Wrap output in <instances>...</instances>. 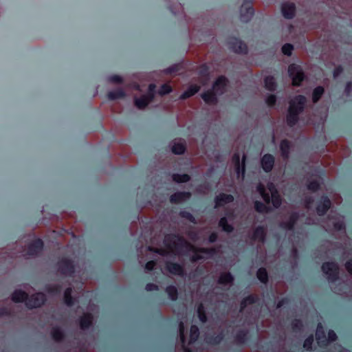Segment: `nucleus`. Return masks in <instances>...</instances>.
<instances>
[{"instance_id": "1", "label": "nucleus", "mask_w": 352, "mask_h": 352, "mask_svg": "<svg viewBox=\"0 0 352 352\" xmlns=\"http://www.w3.org/2000/svg\"><path fill=\"white\" fill-rule=\"evenodd\" d=\"M164 244L167 247V250H159L157 253L164 255L168 253L174 254H182L186 252H192V260L197 261L200 259L208 258L212 256L214 254L213 249H196L184 239L175 235H168L165 236Z\"/></svg>"}, {"instance_id": "2", "label": "nucleus", "mask_w": 352, "mask_h": 352, "mask_svg": "<svg viewBox=\"0 0 352 352\" xmlns=\"http://www.w3.org/2000/svg\"><path fill=\"white\" fill-rule=\"evenodd\" d=\"M323 272L326 274L329 281L331 283V288L336 294H343L346 293V284L345 283H336L338 280V266L335 263H325L322 266Z\"/></svg>"}, {"instance_id": "3", "label": "nucleus", "mask_w": 352, "mask_h": 352, "mask_svg": "<svg viewBox=\"0 0 352 352\" xmlns=\"http://www.w3.org/2000/svg\"><path fill=\"white\" fill-rule=\"evenodd\" d=\"M307 100L303 96H297L289 101L287 122L289 126L294 125L298 120V116L305 107Z\"/></svg>"}, {"instance_id": "4", "label": "nucleus", "mask_w": 352, "mask_h": 352, "mask_svg": "<svg viewBox=\"0 0 352 352\" xmlns=\"http://www.w3.org/2000/svg\"><path fill=\"white\" fill-rule=\"evenodd\" d=\"M28 293L21 289H16L12 295V300L14 302H19L26 300L25 304L29 308H36L40 307L45 300V295L43 293H36L28 298Z\"/></svg>"}, {"instance_id": "5", "label": "nucleus", "mask_w": 352, "mask_h": 352, "mask_svg": "<svg viewBox=\"0 0 352 352\" xmlns=\"http://www.w3.org/2000/svg\"><path fill=\"white\" fill-rule=\"evenodd\" d=\"M257 190L266 203L272 201L275 208H278L281 204V199L272 183H269L265 189L262 184L257 186Z\"/></svg>"}, {"instance_id": "6", "label": "nucleus", "mask_w": 352, "mask_h": 352, "mask_svg": "<svg viewBox=\"0 0 352 352\" xmlns=\"http://www.w3.org/2000/svg\"><path fill=\"white\" fill-rule=\"evenodd\" d=\"M227 79L223 76L217 78L213 85L212 90L208 91L202 94L203 100L208 104H212L217 102V95L222 94L226 87Z\"/></svg>"}, {"instance_id": "7", "label": "nucleus", "mask_w": 352, "mask_h": 352, "mask_svg": "<svg viewBox=\"0 0 352 352\" xmlns=\"http://www.w3.org/2000/svg\"><path fill=\"white\" fill-rule=\"evenodd\" d=\"M288 73L292 80V84L294 85H299L300 82L302 81L305 78V75L301 67L295 64H292L289 66Z\"/></svg>"}, {"instance_id": "8", "label": "nucleus", "mask_w": 352, "mask_h": 352, "mask_svg": "<svg viewBox=\"0 0 352 352\" xmlns=\"http://www.w3.org/2000/svg\"><path fill=\"white\" fill-rule=\"evenodd\" d=\"M232 163L238 177L241 175V177L243 179L245 171V155H243L242 160L241 161L239 154H234L232 157Z\"/></svg>"}, {"instance_id": "9", "label": "nucleus", "mask_w": 352, "mask_h": 352, "mask_svg": "<svg viewBox=\"0 0 352 352\" xmlns=\"http://www.w3.org/2000/svg\"><path fill=\"white\" fill-rule=\"evenodd\" d=\"M324 227L327 230H341L344 228L343 217L340 215L331 216Z\"/></svg>"}, {"instance_id": "10", "label": "nucleus", "mask_w": 352, "mask_h": 352, "mask_svg": "<svg viewBox=\"0 0 352 352\" xmlns=\"http://www.w3.org/2000/svg\"><path fill=\"white\" fill-rule=\"evenodd\" d=\"M254 14V10L250 1L245 0L240 9V18L243 22L249 21Z\"/></svg>"}, {"instance_id": "11", "label": "nucleus", "mask_w": 352, "mask_h": 352, "mask_svg": "<svg viewBox=\"0 0 352 352\" xmlns=\"http://www.w3.org/2000/svg\"><path fill=\"white\" fill-rule=\"evenodd\" d=\"M230 48L236 53L245 54L247 52V46L241 41L232 38L228 42Z\"/></svg>"}, {"instance_id": "12", "label": "nucleus", "mask_w": 352, "mask_h": 352, "mask_svg": "<svg viewBox=\"0 0 352 352\" xmlns=\"http://www.w3.org/2000/svg\"><path fill=\"white\" fill-rule=\"evenodd\" d=\"M170 146L172 152L176 155L182 154L186 150V142L183 139H175Z\"/></svg>"}, {"instance_id": "13", "label": "nucleus", "mask_w": 352, "mask_h": 352, "mask_svg": "<svg viewBox=\"0 0 352 352\" xmlns=\"http://www.w3.org/2000/svg\"><path fill=\"white\" fill-rule=\"evenodd\" d=\"M281 12L285 18L292 19L296 12L295 4L291 2H285L281 6Z\"/></svg>"}, {"instance_id": "14", "label": "nucleus", "mask_w": 352, "mask_h": 352, "mask_svg": "<svg viewBox=\"0 0 352 352\" xmlns=\"http://www.w3.org/2000/svg\"><path fill=\"white\" fill-rule=\"evenodd\" d=\"M43 246L42 241L41 239H36L29 245L28 252L24 254V255L35 256L42 250Z\"/></svg>"}, {"instance_id": "15", "label": "nucleus", "mask_w": 352, "mask_h": 352, "mask_svg": "<svg viewBox=\"0 0 352 352\" xmlns=\"http://www.w3.org/2000/svg\"><path fill=\"white\" fill-rule=\"evenodd\" d=\"M74 265L67 259H62L58 263V271L63 274H71L74 272Z\"/></svg>"}, {"instance_id": "16", "label": "nucleus", "mask_w": 352, "mask_h": 352, "mask_svg": "<svg viewBox=\"0 0 352 352\" xmlns=\"http://www.w3.org/2000/svg\"><path fill=\"white\" fill-rule=\"evenodd\" d=\"M153 100L152 96L143 95L140 98H134L135 106L139 109H144Z\"/></svg>"}, {"instance_id": "17", "label": "nucleus", "mask_w": 352, "mask_h": 352, "mask_svg": "<svg viewBox=\"0 0 352 352\" xmlns=\"http://www.w3.org/2000/svg\"><path fill=\"white\" fill-rule=\"evenodd\" d=\"M274 164V158L270 154L265 155L261 159V165L263 170L266 172L270 171Z\"/></svg>"}, {"instance_id": "18", "label": "nucleus", "mask_w": 352, "mask_h": 352, "mask_svg": "<svg viewBox=\"0 0 352 352\" xmlns=\"http://www.w3.org/2000/svg\"><path fill=\"white\" fill-rule=\"evenodd\" d=\"M166 269L173 275L182 276L184 274L182 267L177 263L167 262Z\"/></svg>"}, {"instance_id": "19", "label": "nucleus", "mask_w": 352, "mask_h": 352, "mask_svg": "<svg viewBox=\"0 0 352 352\" xmlns=\"http://www.w3.org/2000/svg\"><path fill=\"white\" fill-rule=\"evenodd\" d=\"M316 340L318 344L320 346H325L327 344V340L325 333L323 330L322 325L320 323L318 324L316 332Z\"/></svg>"}, {"instance_id": "20", "label": "nucleus", "mask_w": 352, "mask_h": 352, "mask_svg": "<svg viewBox=\"0 0 352 352\" xmlns=\"http://www.w3.org/2000/svg\"><path fill=\"white\" fill-rule=\"evenodd\" d=\"M190 197V194L189 192H179L172 195L170 196V201L173 204H179L188 199Z\"/></svg>"}, {"instance_id": "21", "label": "nucleus", "mask_w": 352, "mask_h": 352, "mask_svg": "<svg viewBox=\"0 0 352 352\" xmlns=\"http://www.w3.org/2000/svg\"><path fill=\"white\" fill-rule=\"evenodd\" d=\"M331 206V201L326 197L322 198V201L317 206V212L319 215L324 214Z\"/></svg>"}, {"instance_id": "22", "label": "nucleus", "mask_w": 352, "mask_h": 352, "mask_svg": "<svg viewBox=\"0 0 352 352\" xmlns=\"http://www.w3.org/2000/svg\"><path fill=\"white\" fill-rule=\"evenodd\" d=\"M234 197L231 195H226L224 193L220 194L216 197V207L221 206L225 204L232 202Z\"/></svg>"}, {"instance_id": "23", "label": "nucleus", "mask_w": 352, "mask_h": 352, "mask_svg": "<svg viewBox=\"0 0 352 352\" xmlns=\"http://www.w3.org/2000/svg\"><path fill=\"white\" fill-rule=\"evenodd\" d=\"M292 144L287 140H283L280 144V149L281 152V155L284 158H287L289 157V151L291 148Z\"/></svg>"}, {"instance_id": "24", "label": "nucleus", "mask_w": 352, "mask_h": 352, "mask_svg": "<svg viewBox=\"0 0 352 352\" xmlns=\"http://www.w3.org/2000/svg\"><path fill=\"white\" fill-rule=\"evenodd\" d=\"M92 320L93 317L90 314H85L80 322L81 329H85L88 328L91 324Z\"/></svg>"}, {"instance_id": "25", "label": "nucleus", "mask_w": 352, "mask_h": 352, "mask_svg": "<svg viewBox=\"0 0 352 352\" xmlns=\"http://www.w3.org/2000/svg\"><path fill=\"white\" fill-rule=\"evenodd\" d=\"M199 87L197 85H191L186 91H185L180 96L181 99H186L195 94L198 92Z\"/></svg>"}, {"instance_id": "26", "label": "nucleus", "mask_w": 352, "mask_h": 352, "mask_svg": "<svg viewBox=\"0 0 352 352\" xmlns=\"http://www.w3.org/2000/svg\"><path fill=\"white\" fill-rule=\"evenodd\" d=\"M125 96V93L123 89H118L115 91H109L108 94V98L109 100H116L119 98H124Z\"/></svg>"}, {"instance_id": "27", "label": "nucleus", "mask_w": 352, "mask_h": 352, "mask_svg": "<svg viewBox=\"0 0 352 352\" xmlns=\"http://www.w3.org/2000/svg\"><path fill=\"white\" fill-rule=\"evenodd\" d=\"M265 236V230L263 227L257 228L254 233V239L258 241L263 242Z\"/></svg>"}, {"instance_id": "28", "label": "nucleus", "mask_w": 352, "mask_h": 352, "mask_svg": "<svg viewBox=\"0 0 352 352\" xmlns=\"http://www.w3.org/2000/svg\"><path fill=\"white\" fill-rule=\"evenodd\" d=\"M233 281V277L230 273L222 274L219 279V283L221 285H228Z\"/></svg>"}, {"instance_id": "29", "label": "nucleus", "mask_w": 352, "mask_h": 352, "mask_svg": "<svg viewBox=\"0 0 352 352\" xmlns=\"http://www.w3.org/2000/svg\"><path fill=\"white\" fill-rule=\"evenodd\" d=\"M199 331L197 326L192 325L190 328V342L189 344H192L195 341H196L199 337Z\"/></svg>"}, {"instance_id": "30", "label": "nucleus", "mask_w": 352, "mask_h": 352, "mask_svg": "<svg viewBox=\"0 0 352 352\" xmlns=\"http://www.w3.org/2000/svg\"><path fill=\"white\" fill-rule=\"evenodd\" d=\"M265 86L269 91H274L276 89L275 80L272 76H267L265 78Z\"/></svg>"}, {"instance_id": "31", "label": "nucleus", "mask_w": 352, "mask_h": 352, "mask_svg": "<svg viewBox=\"0 0 352 352\" xmlns=\"http://www.w3.org/2000/svg\"><path fill=\"white\" fill-rule=\"evenodd\" d=\"M297 214H292L289 217V221L288 222H282L281 226L285 229L290 230L293 227L294 222L297 219Z\"/></svg>"}, {"instance_id": "32", "label": "nucleus", "mask_w": 352, "mask_h": 352, "mask_svg": "<svg viewBox=\"0 0 352 352\" xmlns=\"http://www.w3.org/2000/svg\"><path fill=\"white\" fill-rule=\"evenodd\" d=\"M179 338L180 340L182 343V346L184 347V349L185 351H190V349L188 347L185 346L184 343V323L182 322H180L179 325Z\"/></svg>"}, {"instance_id": "33", "label": "nucleus", "mask_w": 352, "mask_h": 352, "mask_svg": "<svg viewBox=\"0 0 352 352\" xmlns=\"http://www.w3.org/2000/svg\"><path fill=\"white\" fill-rule=\"evenodd\" d=\"M166 291V293L168 294L169 298L171 300H175L177 299V288L175 286H168V287H167Z\"/></svg>"}, {"instance_id": "34", "label": "nucleus", "mask_w": 352, "mask_h": 352, "mask_svg": "<svg viewBox=\"0 0 352 352\" xmlns=\"http://www.w3.org/2000/svg\"><path fill=\"white\" fill-rule=\"evenodd\" d=\"M219 226L222 228L223 230L228 232H230L233 230L232 226L227 223L226 217H223L220 219Z\"/></svg>"}, {"instance_id": "35", "label": "nucleus", "mask_w": 352, "mask_h": 352, "mask_svg": "<svg viewBox=\"0 0 352 352\" xmlns=\"http://www.w3.org/2000/svg\"><path fill=\"white\" fill-rule=\"evenodd\" d=\"M173 179L178 183L181 182H186L190 179L189 175L186 174L184 175H179V174H175L173 175Z\"/></svg>"}, {"instance_id": "36", "label": "nucleus", "mask_w": 352, "mask_h": 352, "mask_svg": "<svg viewBox=\"0 0 352 352\" xmlns=\"http://www.w3.org/2000/svg\"><path fill=\"white\" fill-rule=\"evenodd\" d=\"M324 92V89L322 87H316L313 92V101L316 102L322 96Z\"/></svg>"}, {"instance_id": "37", "label": "nucleus", "mask_w": 352, "mask_h": 352, "mask_svg": "<svg viewBox=\"0 0 352 352\" xmlns=\"http://www.w3.org/2000/svg\"><path fill=\"white\" fill-rule=\"evenodd\" d=\"M72 289L67 288L64 293V300L67 305L71 306L74 304L72 298L71 297Z\"/></svg>"}, {"instance_id": "38", "label": "nucleus", "mask_w": 352, "mask_h": 352, "mask_svg": "<svg viewBox=\"0 0 352 352\" xmlns=\"http://www.w3.org/2000/svg\"><path fill=\"white\" fill-rule=\"evenodd\" d=\"M53 338L56 340H60L63 337V331L58 327H54L52 330Z\"/></svg>"}, {"instance_id": "39", "label": "nucleus", "mask_w": 352, "mask_h": 352, "mask_svg": "<svg viewBox=\"0 0 352 352\" xmlns=\"http://www.w3.org/2000/svg\"><path fill=\"white\" fill-rule=\"evenodd\" d=\"M257 277L262 283L267 281V273L264 268H260L257 272Z\"/></svg>"}, {"instance_id": "40", "label": "nucleus", "mask_w": 352, "mask_h": 352, "mask_svg": "<svg viewBox=\"0 0 352 352\" xmlns=\"http://www.w3.org/2000/svg\"><path fill=\"white\" fill-rule=\"evenodd\" d=\"M319 179L320 178L317 177L310 182L307 186L308 189L311 191H316L320 185Z\"/></svg>"}, {"instance_id": "41", "label": "nucleus", "mask_w": 352, "mask_h": 352, "mask_svg": "<svg viewBox=\"0 0 352 352\" xmlns=\"http://www.w3.org/2000/svg\"><path fill=\"white\" fill-rule=\"evenodd\" d=\"M197 314L199 320L202 322H205L206 321V316L204 312V307L201 304L199 305V307H197Z\"/></svg>"}, {"instance_id": "42", "label": "nucleus", "mask_w": 352, "mask_h": 352, "mask_svg": "<svg viewBox=\"0 0 352 352\" xmlns=\"http://www.w3.org/2000/svg\"><path fill=\"white\" fill-rule=\"evenodd\" d=\"M256 298L253 296H250L245 298L241 302V310L243 309L248 305H250L256 301Z\"/></svg>"}, {"instance_id": "43", "label": "nucleus", "mask_w": 352, "mask_h": 352, "mask_svg": "<svg viewBox=\"0 0 352 352\" xmlns=\"http://www.w3.org/2000/svg\"><path fill=\"white\" fill-rule=\"evenodd\" d=\"M171 90L172 89H171V87L170 85H168L167 84H164L161 87V88L158 91V93L160 95L162 96V95L170 93L171 91Z\"/></svg>"}, {"instance_id": "44", "label": "nucleus", "mask_w": 352, "mask_h": 352, "mask_svg": "<svg viewBox=\"0 0 352 352\" xmlns=\"http://www.w3.org/2000/svg\"><path fill=\"white\" fill-rule=\"evenodd\" d=\"M293 50V46L291 44H285L282 47V52L284 54L289 56Z\"/></svg>"}, {"instance_id": "45", "label": "nucleus", "mask_w": 352, "mask_h": 352, "mask_svg": "<svg viewBox=\"0 0 352 352\" xmlns=\"http://www.w3.org/2000/svg\"><path fill=\"white\" fill-rule=\"evenodd\" d=\"M254 207H255L256 210L259 212H264L266 211V209H267L266 206L263 204H262L261 202H259V201H255Z\"/></svg>"}, {"instance_id": "46", "label": "nucleus", "mask_w": 352, "mask_h": 352, "mask_svg": "<svg viewBox=\"0 0 352 352\" xmlns=\"http://www.w3.org/2000/svg\"><path fill=\"white\" fill-rule=\"evenodd\" d=\"M223 339V336L221 335V336H216L215 338H209V337H207L206 338V342H208V343H210V344H217L219 342H220V341Z\"/></svg>"}, {"instance_id": "47", "label": "nucleus", "mask_w": 352, "mask_h": 352, "mask_svg": "<svg viewBox=\"0 0 352 352\" xmlns=\"http://www.w3.org/2000/svg\"><path fill=\"white\" fill-rule=\"evenodd\" d=\"M180 215L182 217L188 219L190 221H191L192 223H196L194 217L190 212H188L182 211V212H180Z\"/></svg>"}, {"instance_id": "48", "label": "nucleus", "mask_w": 352, "mask_h": 352, "mask_svg": "<svg viewBox=\"0 0 352 352\" xmlns=\"http://www.w3.org/2000/svg\"><path fill=\"white\" fill-rule=\"evenodd\" d=\"M313 341H314V338L312 336L307 338L304 342V344H303L304 348L307 350H309L311 348Z\"/></svg>"}, {"instance_id": "49", "label": "nucleus", "mask_w": 352, "mask_h": 352, "mask_svg": "<svg viewBox=\"0 0 352 352\" xmlns=\"http://www.w3.org/2000/svg\"><path fill=\"white\" fill-rule=\"evenodd\" d=\"M109 80L110 82L113 83H120L122 81V78L120 76L118 75H113L109 78Z\"/></svg>"}, {"instance_id": "50", "label": "nucleus", "mask_w": 352, "mask_h": 352, "mask_svg": "<svg viewBox=\"0 0 352 352\" xmlns=\"http://www.w3.org/2000/svg\"><path fill=\"white\" fill-rule=\"evenodd\" d=\"M336 338H337V336H336V333L333 331L330 330L328 333V338L327 339V344L329 342L335 341L336 340Z\"/></svg>"}, {"instance_id": "51", "label": "nucleus", "mask_w": 352, "mask_h": 352, "mask_svg": "<svg viewBox=\"0 0 352 352\" xmlns=\"http://www.w3.org/2000/svg\"><path fill=\"white\" fill-rule=\"evenodd\" d=\"M276 96L274 95H270L266 98V102L269 106H272L276 102Z\"/></svg>"}, {"instance_id": "52", "label": "nucleus", "mask_w": 352, "mask_h": 352, "mask_svg": "<svg viewBox=\"0 0 352 352\" xmlns=\"http://www.w3.org/2000/svg\"><path fill=\"white\" fill-rule=\"evenodd\" d=\"M245 336H246V333L245 332H244V331L240 332L236 336V340H237V342H239L240 343L243 342L245 341Z\"/></svg>"}, {"instance_id": "53", "label": "nucleus", "mask_w": 352, "mask_h": 352, "mask_svg": "<svg viewBox=\"0 0 352 352\" xmlns=\"http://www.w3.org/2000/svg\"><path fill=\"white\" fill-rule=\"evenodd\" d=\"M155 265V263L154 261H149L146 264L145 270L146 271H151L154 268Z\"/></svg>"}, {"instance_id": "54", "label": "nucleus", "mask_w": 352, "mask_h": 352, "mask_svg": "<svg viewBox=\"0 0 352 352\" xmlns=\"http://www.w3.org/2000/svg\"><path fill=\"white\" fill-rule=\"evenodd\" d=\"M342 70L340 66L336 67L333 71V77L337 78L342 72Z\"/></svg>"}, {"instance_id": "55", "label": "nucleus", "mask_w": 352, "mask_h": 352, "mask_svg": "<svg viewBox=\"0 0 352 352\" xmlns=\"http://www.w3.org/2000/svg\"><path fill=\"white\" fill-rule=\"evenodd\" d=\"M155 89V85L154 84H151L148 87V93L147 94L148 96H152V98L154 97V91Z\"/></svg>"}, {"instance_id": "56", "label": "nucleus", "mask_w": 352, "mask_h": 352, "mask_svg": "<svg viewBox=\"0 0 352 352\" xmlns=\"http://www.w3.org/2000/svg\"><path fill=\"white\" fill-rule=\"evenodd\" d=\"M48 291L50 293L54 294L59 292L60 289L56 285H52L48 287Z\"/></svg>"}, {"instance_id": "57", "label": "nucleus", "mask_w": 352, "mask_h": 352, "mask_svg": "<svg viewBox=\"0 0 352 352\" xmlns=\"http://www.w3.org/2000/svg\"><path fill=\"white\" fill-rule=\"evenodd\" d=\"M294 329H298L302 326V322L298 320H295L292 323Z\"/></svg>"}, {"instance_id": "58", "label": "nucleus", "mask_w": 352, "mask_h": 352, "mask_svg": "<svg viewBox=\"0 0 352 352\" xmlns=\"http://www.w3.org/2000/svg\"><path fill=\"white\" fill-rule=\"evenodd\" d=\"M146 289L147 291H153V290H157V286L153 283H148L146 285Z\"/></svg>"}, {"instance_id": "59", "label": "nucleus", "mask_w": 352, "mask_h": 352, "mask_svg": "<svg viewBox=\"0 0 352 352\" xmlns=\"http://www.w3.org/2000/svg\"><path fill=\"white\" fill-rule=\"evenodd\" d=\"M178 66L177 65H173L172 67H170L169 68L166 69V73H173L176 71H177Z\"/></svg>"}, {"instance_id": "60", "label": "nucleus", "mask_w": 352, "mask_h": 352, "mask_svg": "<svg viewBox=\"0 0 352 352\" xmlns=\"http://www.w3.org/2000/svg\"><path fill=\"white\" fill-rule=\"evenodd\" d=\"M351 91V82H348L346 85L344 92L346 95H349Z\"/></svg>"}, {"instance_id": "61", "label": "nucleus", "mask_w": 352, "mask_h": 352, "mask_svg": "<svg viewBox=\"0 0 352 352\" xmlns=\"http://www.w3.org/2000/svg\"><path fill=\"white\" fill-rule=\"evenodd\" d=\"M346 268L348 270V272L352 274V261H349L346 264Z\"/></svg>"}, {"instance_id": "62", "label": "nucleus", "mask_w": 352, "mask_h": 352, "mask_svg": "<svg viewBox=\"0 0 352 352\" xmlns=\"http://www.w3.org/2000/svg\"><path fill=\"white\" fill-rule=\"evenodd\" d=\"M217 235L216 233H212L210 234V237H209V241L210 242H214L217 240Z\"/></svg>"}, {"instance_id": "63", "label": "nucleus", "mask_w": 352, "mask_h": 352, "mask_svg": "<svg viewBox=\"0 0 352 352\" xmlns=\"http://www.w3.org/2000/svg\"><path fill=\"white\" fill-rule=\"evenodd\" d=\"M10 313V310L7 308H3L0 310V316Z\"/></svg>"}, {"instance_id": "64", "label": "nucleus", "mask_w": 352, "mask_h": 352, "mask_svg": "<svg viewBox=\"0 0 352 352\" xmlns=\"http://www.w3.org/2000/svg\"><path fill=\"white\" fill-rule=\"evenodd\" d=\"M311 202H312V200H311V199H307L305 200V204H306V207L307 208H309L310 207V204Z\"/></svg>"}]
</instances>
